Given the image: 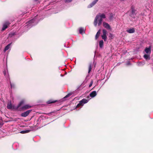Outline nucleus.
<instances>
[{
  "mask_svg": "<svg viewBox=\"0 0 153 153\" xmlns=\"http://www.w3.org/2000/svg\"><path fill=\"white\" fill-rule=\"evenodd\" d=\"M4 75L5 76V75H6V73H5V72H4Z\"/></svg>",
  "mask_w": 153,
  "mask_h": 153,
  "instance_id": "e433bc0d",
  "label": "nucleus"
},
{
  "mask_svg": "<svg viewBox=\"0 0 153 153\" xmlns=\"http://www.w3.org/2000/svg\"><path fill=\"white\" fill-rule=\"evenodd\" d=\"M102 35H106L107 32L106 30L103 29L102 30Z\"/></svg>",
  "mask_w": 153,
  "mask_h": 153,
  "instance_id": "a878e982",
  "label": "nucleus"
},
{
  "mask_svg": "<svg viewBox=\"0 0 153 153\" xmlns=\"http://www.w3.org/2000/svg\"><path fill=\"white\" fill-rule=\"evenodd\" d=\"M79 31L80 33L83 34L85 33V29L82 27H80L79 28Z\"/></svg>",
  "mask_w": 153,
  "mask_h": 153,
  "instance_id": "ddd939ff",
  "label": "nucleus"
},
{
  "mask_svg": "<svg viewBox=\"0 0 153 153\" xmlns=\"http://www.w3.org/2000/svg\"><path fill=\"white\" fill-rule=\"evenodd\" d=\"M135 11V10H132V13H133Z\"/></svg>",
  "mask_w": 153,
  "mask_h": 153,
  "instance_id": "c9c22d12",
  "label": "nucleus"
},
{
  "mask_svg": "<svg viewBox=\"0 0 153 153\" xmlns=\"http://www.w3.org/2000/svg\"><path fill=\"white\" fill-rule=\"evenodd\" d=\"M99 0H94L88 6V8H91Z\"/></svg>",
  "mask_w": 153,
  "mask_h": 153,
  "instance_id": "6e6552de",
  "label": "nucleus"
},
{
  "mask_svg": "<svg viewBox=\"0 0 153 153\" xmlns=\"http://www.w3.org/2000/svg\"><path fill=\"white\" fill-rule=\"evenodd\" d=\"M92 84H93V81H92L91 82L90 84L89 85V87H91L92 86Z\"/></svg>",
  "mask_w": 153,
  "mask_h": 153,
  "instance_id": "c756f323",
  "label": "nucleus"
},
{
  "mask_svg": "<svg viewBox=\"0 0 153 153\" xmlns=\"http://www.w3.org/2000/svg\"><path fill=\"white\" fill-rule=\"evenodd\" d=\"M66 3H68L71 2L72 0H63Z\"/></svg>",
  "mask_w": 153,
  "mask_h": 153,
  "instance_id": "bb28decb",
  "label": "nucleus"
},
{
  "mask_svg": "<svg viewBox=\"0 0 153 153\" xmlns=\"http://www.w3.org/2000/svg\"><path fill=\"white\" fill-rule=\"evenodd\" d=\"M7 108L9 109H11L12 108V105L11 103L7 104Z\"/></svg>",
  "mask_w": 153,
  "mask_h": 153,
  "instance_id": "5701e85b",
  "label": "nucleus"
},
{
  "mask_svg": "<svg viewBox=\"0 0 153 153\" xmlns=\"http://www.w3.org/2000/svg\"><path fill=\"white\" fill-rule=\"evenodd\" d=\"M11 44V43L9 44L6 46L4 50V52H6L8 50L10 47Z\"/></svg>",
  "mask_w": 153,
  "mask_h": 153,
  "instance_id": "dca6fc26",
  "label": "nucleus"
},
{
  "mask_svg": "<svg viewBox=\"0 0 153 153\" xmlns=\"http://www.w3.org/2000/svg\"><path fill=\"white\" fill-rule=\"evenodd\" d=\"M145 51L146 53L147 54H150L151 52V50L150 47L146 48L145 50Z\"/></svg>",
  "mask_w": 153,
  "mask_h": 153,
  "instance_id": "1a4fd4ad",
  "label": "nucleus"
},
{
  "mask_svg": "<svg viewBox=\"0 0 153 153\" xmlns=\"http://www.w3.org/2000/svg\"><path fill=\"white\" fill-rule=\"evenodd\" d=\"M99 45L100 48H102L103 46V42L102 40H101L99 42Z\"/></svg>",
  "mask_w": 153,
  "mask_h": 153,
  "instance_id": "6ab92c4d",
  "label": "nucleus"
},
{
  "mask_svg": "<svg viewBox=\"0 0 153 153\" xmlns=\"http://www.w3.org/2000/svg\"><path fill=\"white\" fill-rule=\"evenodd\" d=\"M131 9H132L131 10H134V7H131Z\"/></svg>",
  "mask_w": 153,
  "mask_h": 153,
  "instance_id": "72a5a7b5",
  "label": "nucleus"
},
{
  "mask_svg": "<svg viewBox=\"0 0 153 153\" xmlns=\"http://www.w3.org/2000/svg\"><path fill=\"white\" fill-rule=\"evenodd\" d=\"M31 106L29 104L25 105L21 108L22 110H25L29 109L31 107Z\"/></svg>",
  "mask_w": 153,
  "mask_h": 153,
  "instance_id": "0eeeda50",
  "label": "nucleus"
},
{
  "mask_svg": "<svg viewBox=\"0 0 153 153\" xmlns=\"http://www.w3.org/2000/svg\"><path fill=\"white\" fill-rule=\"evenodd\" d=\"M145 62H139L137 63V65L140 66H142L145 64Z\"/></svg>",
  "mask_w": 153,
  "mask_h": 153,
  "instance_id": "f3484780",
  "label": "nucleus"
},
{
  "mask_svg": "<svg viewBox=\"0 0 153 153\" xmlns=\"http://www.w3.org/2000/svg\"><path fill=\"white\" fill-rule=\"evenodd\" d=\"M103 26L106 29L108 30H111V28L110 25L107 23L105 22H103Z\"/></svg>",
  "mask_w": 153,
  "mask_h": 153,
  "instance_id": "423d86ee",
  "label": "nucleus"
},
{
  "mask_svg": "<svg viewBox=\"0 0 153 153\" xmlns=\"http://www.w3.org/2000/svg\"><path fill=\"white\" fill-rule=\"evenodd\" d=\"M10 23L8 21L5 22L3 25V27L2 29V30H4L6 29L8 25H9Z\"/></svg>",
  "mask_w": 153,
  "mask_h": 153,
  "instance_id": "39448f33",
  "label": "nucleus"
},
{
  "mask_svg": "<svg viewBox=\"0 0 153 153\" xmlns=\"http://www.w3.org/2000/svg\"><path fill=\"white\" fill-rule=\"evenodd\" d=\"M102 38L104 39L105 41H106L107 39L106 35H102Z\"/></svg>",
  "mask_w": 153,
  "mask_h": 153,
  "instance_id": "4be33fe9",
  "label": "nucleus"
},
{
  "mask_svg": "<svg viewBox=\"0 0 153 153\" xmlns=\"http://www.w3.org/2000/svg\"><path fill=\"white\" fill-rule=\"evenodd\" d=\"M126 31L129 33H133L134 32L135 30L134 28H132L127 30Z\"/></svg>",
  "mask_w": 153,
  "mask_h": 153,
  "instance_id": "f8f14e48",
  "label": "nucleus"
},
{
  "mask_svg": "<svg viewBox=\"0 0 153 153\" xmlns=\"http://www.w3.org/2000/svg\"><path fill=\"white\" fill-rule=\"evenodd\" d=\"M105 16L104 13H99L97 14L94 19V22L95 26L96 27L97 25L99 26H100L102 21V19H105Z\"/></svg>",
  "mask_w": 153,
  "mask_h": 153,
  "instance_id": "f257e3e1",
  "label": "nucleus"
},
{
  "mask_svg": "<svg viewBox=\"0 0 153 153\" xmlns=\"http://www.w3.org/2000/svg\"><path fill=\"white\" fill-rule=\"evenodd\" d=\"M89 100L85 99H83L82 100L79 101V103L77 105L76 108L79 107L80 106L83 105L84 104L87 103L88 102Z\"/></svg>",
  "mask_w": 153,
  "mask_h": 153,
  "instance_id": "7ed1b4c3",
  "label": "nucleus"
},
{
  "mask_svg": "<svg viewBox=\"0 0 153 153\" xmlns=\"http://www.w3.org/2000/svg\"><path fill=\"white\" fill-rule=\"evenodd\" d=\"M30 131L29 130H24L21 131L20 133L22 134H25L29 132Z\"/></svg>",
  "mask_w": 153,
  "mask_h": 153,
  "instance_id": "aec40b11",
  "label": "nucleus"
},
{
  "mask_svg": "<svg viewBox=\"0 0 153 153\" xmlns=\"http://www.w3.org/2000/svg\"><path fill=\"white\" fill-rule=\"evenodd\" d=\"M97 94L96 91H94L90 93V96L91 97L93 98L96 96Z\"/></svg>",
  "mask_w": 153,
  "mask_h": 153,
  "instance_id": "9d476101",
  "label": "nucleus"
},
{
  "mask_svg": "<svg viewBox=\"0 0 153 153\" xmlns=\"http://www.w3.org/2000/svg\"><path fill=\"white\" fill-rule=\"evenodd\" d=\"M143 57L146 60H149L150 59V54H145Z\"/></svg>",
  "mask_w": 153,
  "mask_h": 153,
  "instance_id": "9b49d317",
  "label": "nucleus"
},
{
  "mask_svg": "<svg viewBox=\"0 0 153 153\" xmlns=\"http://www.w3.org/2000/svg\"><path fill=\"white\" fill-rule=\"evenodd\" d=\"M92 63H90L89 64L88 67V73H89L91 71L92 68Z\"/></svg>",
  "mask_w": 153,
  "mask_h": 153,
  "instance_id": "a211bd4d",
  "label": "nucleus"
},
{
  "mask_svg": "<svg viewBox=\"0 0 153 153\" xmlns=\"http://www.w3.org/2000/svg\"><path fill=\"white\" fill-rule=\"evenodd\" d=\"M100 33V29L97 32L95 36V39H97L98 38Z\"/></svg>",
  "mask_w": 153,
  "mask_h": 153,
  "instance_id": "2eb2a0df",
  "label": "nucleus"
},
{
  "mask_svg": "<svg viewBox=\"0 0 153 153\" xmlns=\"http://www.w3.org/2000/svg\"><path fill=\"white\" fill-rule=\"evenodd\" d=\"M130 63L129 62H128L127 64H126V65H130Z\"/></svg>",
  "mask_w": 153,
  "mask_h": 153,
  "instance_id": "473e14b6",
  "label": "nucleus"
},
{
  "mask_svg": "<svg viewBox=\"0 0 153 153\" xmlns=\"http://www.w3.org/2000/svg\"><path fill=\"white\" fill-rule=\"evenodd\" d=\"M40 1V0H34V3L35 4H38Z\"/></svg>",
  "mask_w": 153,
  "mask_h": 153,
  "instance_id": "393cba45",
  "label": "nucleus"
},
{
  "mask_svg": "<svg viewBox=\"0 0 153 153\" xmlns=\"http://www.w3.org/2000/svg\"><path fill=\"white\" fill-rule=\"evenodd\" d=\"M39 16L38 15H37L36 16H35L34 18L30 20L27 22V25H25V28H26L29 27V28H30L32 26L36 24H37L39 20H38Z\"/></svg>",
  "mask_w": 153,
  "mask_h": 153,
  "instance_id": "f03ea898",
  "label": "nucleus"
},
{
  "mask_svg": "<svg viewBox=\"0 0 153 153\" xmlns=\"http://www.w3.org/2000/svg\"><path fill=\"white\" fill-rule=\"evenodd\" d=\"M71 94H70V93H69L67 95H66L65 97H64V98H66L68 97H69V96H71Z\"/></svg>",
  "mask_w": 153,
  "mask_h": 153,
  "instance_id": "c85d7f7f",
  "label": "nucleus"
},
{
  "mask_svg": "<svg viewBox=\"0 0 153 153\" xmlns=\"http://www.w3.org/2000/svg\"><path fill=\"white\" fill-rule=\"evenodd\" d=\"M109 37L111 39H112L113 38V36L112 34L110 33H109Z\"/></svg>",
  "mask_w": 153,
  "mask_h": 153,
  "instance_id": "cd10ccee",
  "label": "nucleus"
},
{
  "mask_svg": "<svg viewBox=\"0 0 153 153\" xmlns=\"http://www.w3.org/2000/svg\"><path fill=\"white\" fill-rule=\"evenodd\" d=\"M24 103V101L23 100H22L19 103V104L17 106L16 108L17 109H18L22 104H23Z\"/></svg>",
  "mask_w": 153,
  "mask_h": 153,
  "instance_id": "4468645a",
  "label": "nucleus"
},
{
  "mask_svg": "<svg viewBox=\"0 0 153 153\" xmlns=\"http://www.w3.org/2000/svg\"><path fill=\"white\" fill-rule=\"evenodd\" d=\"M114 15L112 13L110 14L109 17V19L110 20L114 18Z\"/></svg>",
  "mask_w": 153,
  "mask_h": 153,
  "instance_id": "412c9836",
  "label": "nucleus"
},
{
  "mask_svg": "<svg viewBox=\"0 0 153 153\" xmlns=\"http://www.w3.org/2000/svg\"><path fill=\"white\" fill-rule=\"evenodd\" d=\"M32 110H30L24 112L21 114V116L22 117H25L27 116L31 111Z\"/></svg>",
  "mask_w": 153,
  "mask_h": 153,
  "instance_id": "20e7f679",
  "label": "nucleus"
},
{
  "mask_svg": "<svg viewBox=\"0 0 153 153\" xmlns=\"http://www.w3.org/2000/svg\"><path fill=\"white\" fill-rule=\"evenodd\" d=\"M56 101H52V100H49L47 102L48 104H49L52 103H54Z\"/></svg>",
  "mask_w": 153,
  "mask_h": 153,
  "instance_id": "b1692460",
  "label": "nucleus"
},
{
  "mask_svg": "<svg viewBox=\"0 0 153 153\" xmlns=\"http://www.w3.org/2000/svg\"><path fill=\"white\" fill-rule=\"evenodd\" d=\"M2 121V118L1 117H0V125L1 124V123Z\"/></svg>",
  "mask_w": 153,
  "mask_h": 153,
  "instance_id": "2f4dec72",
  "label": "nucleus"
},
{
  "mask_svg": "<svg viewBox=\"0 0 153 153\" xmlns=\"http://www.w3.org/2000/svg\"><path fill=\"white\" fill-rule=\"evenodd\" d=\"M10 85H11V88H14V85L13 84H12L10 83Z\"/></svg>",
  "mask_w": 153,
  "mask_h": 153,
  "instance_id": "7c9ffc66",
  "label": "nucleus"
},
{
  "mask_svg": "<svg viewBox=\"0 0 153 153\" xmlns=\"http://www.w3.org/2000/svg\"><path fill=\"white\" fill-rule=\"evenodd\" d=\"M17 143H14V144H13V146H15V145H16H16H17Z\"/></svg>",
  "mask_w": 153,
  "mask_h": 153,
  "instance_id": "f704fd0d",
  "label": "nucleus"
}]
</instances>
